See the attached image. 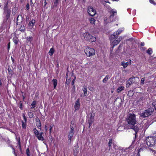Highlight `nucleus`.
<instances>
[{"label":"nucleus","mask_w":156,"mask_h":156,"mask_svg":"<svg viewBox=\"0 0 156 156\" xmlns=\"http://www.w3.org/2000/svg\"><path fill=\"white\" fill-rule=\"evenodd\" d=\"M127 122L126 125L129 129H133L135 131V137L136 134L139 130V128L137 125H135L136 123V121L135 115L134 114H129L127 116L126 119Z\"/></svg>","instance_id":"f257e3e1"},{"label":"nucleus","mask_w":156,"mask_h":156,"mask_svg":"<svg viewBox=\"0 0 156 156\" xmlns=\"http://www.w3.org/2000/svg\"><path fill=\"white\" fill-rule=\"evenodd\" d=\"M154 111V109L153 108H149L141 113L140 115L143 118L147 117L153 114Z\"/></svg>","instance_id":"f03ea898"},{"label":"nucleus","mask_w":156,"mask_h":156,"mask_svg":"<svg viewBox=\"0 0 156 156\" xmlns=\"http://www.w3.org/2000/svg\"><path fill=\"white\" fill-rule=\"evenodd\" d=\"M70 126V130L69 132L68 136V140H69L70 143L71 142V140L72 139V138L74 134V129L75 127V126L74 125V123L72 122Z\"/></svg>","instance_id":"7ed1b4c3"},{"label":"nucleus","mask_w":156,"mask_h":156,"mask_svg":"<svg viewBox=\"0 0 156 156\" xmlns=\"http://www.w3.org/2000/svg\"><path fill=\"white\" fill-rule=\"evenodd\" d=\"M146 143L147 145L150 147H152L155 145V140L152 136L148 137L146 139Z\"/></svg>","instance_id":"20e7f679"},{"label":"nucleus","mask_w":156,"mask_h":156,"mask_svg":"<svg viewBox=\"0 0 156 156\" xmlns=\"http://www.w3.org/2000/svg\"><path fill=\"white\" fill-rule=\"evenodd\" d=\"M83 36L85 39L90 42H94L96 41L95 37L92 36L88 33L84 34Z\"/></svg>","instance_id":"39448f33"},{"label":"nucleus","mask_w":156,"mask_h":156,"mask_svg":"<svg viewBox=\"0 0 156 156\" xmlns=\"http://www.w3.org/2000/svg\"><path fill=\"white\" fill-rule=\"evenodd\" d=\"M84 51L87 55L88 57L94 55L95 53V51L93 48L88 47H87L85 49Z\"/></svg>","instance_id":"423d86ee"},{"label":"nucleus","mask_w":156,"mask_h":156,"mask_svg":"<svg viewBox=\"0 0 156 156\" xmlns=\"http://www.w3.org/2000/svg\"><path fill=\"white\" fill-rule=\"evenodd\" d=\"M8 5V3L5 2L4 7V13L6 15L7 19L9 17L11 13V10L9 8Z\"/></svg>","instance_id":"0eeeda50"},{"label":"nucleus","mask_w":156,"mask_h":156,"mask_svg":"<svg viewBox=\"0 0 156 156\" xmlns=\"http://www.w3.org/2000/svg\"><path fill=\"white\" fill-rule=\"evenodd\" d=\"M87 12L90 15L92 16H94L96 13L95 10L91 6L88 7L87 8Z\"/></svg>","instance_id":"6e6552de"},{"label":"nucleus","mask_w":156,"mask_h":156,"mask_svg":"<svg viewBox=\"0 0 156 156\" xmlns=\"http://www.w3.org/2000/svg\"><path fill=\"white\" fill-rule=\"evenodd\" d=\"M74 107L75 109V111L78 110L80 107V100L78 99L75 102Z\"/></svg>","instance_id":"1a4fd4ad"},{"label":"nucleus","mask_w":156,"mask_h":156,"mask_svg":"<svg viewBox=\"0 0 156 156\" xmlns=\"http://www.w3.org/2000/svg\"><path fill=\"white\" fill-rule=\"evenodd\" d=\"M79 151V148L78 145H76L73 150V154L74 156H76Z\"/></svg>","instance_id":"9d476101"},{"label":"nucleus","mask_w":156,"mask_h":156,"mask_svg":"<svg viewBox=\"0 0 156 156\" xmlns=\"http://www.w3.org/2000/svg\"><path fill=\"white\" fill-rule=\"evenodd\" d=\"M94 120V116H92V115H91L90 118L88 120V123L89 124V128H90V125L92 124Z\"/></svg>","instance_id":"9b49d317"},{"label":"nucleus","mask_w":156,"mask_h":156,"mask_svg":"<svg viewBox=\"0 0 156 156\" xmlns=\"http://www.w3.org/2000/svg\"><path fill=\"white\" fill-rule=\"evenodd\" d=\"M120 41L118 39H115L112 42V47H111L112 48H113L115 45H117L118 44Z\"/></svg>","instance_id":"f8f14e48"},{"label":"nucleus","mask_w":156,"mask_h":156,"mask_svg":"<svg viewBox=\"0 0 156 156\" xmlns=\"http://www.w3.org/2000/svg\"><path fill=\"white\" fill-rule=\"evenodd\" d=\"M135 81V77H131L127 81V83L129 85H131Z\"/></svg>","instance_id":"ddd939ff"},{"label":"nucleus","mask_w":156,"mask_h":156,"mask_svg":"<svg viewBox=\"0 0 156 156\" xmlns=\"http://www.w3.org/2000/svg\"><path fill=\"white\" fill-rule=\"evenodd\" d=\"M122 31V30L119 29L117 31L115 32L113 34V36L115 38L117 37V36Z\"/></svg>","instance_id":"4468645a"},{"label":"nucleus","mask_w":156,"mask_h":156,"mask_svg":"<svg viewBox=\"0 0 156 156\" xmlns=\"http://www.w3.org/2000/svg\"><path fill=\"white\" fill-rule=\"evenodd\" d=\"M42 134H43V133L41 132L36 136L37 137V138L39 140L43 141V140H44V137L42 136Z\"/></svg>","instance_id":"2eb2a0df"},{"label":"nucleus","mask_w":156,"mask_h":156,"mask_svg":"<svg viewBox=\"0 0 156 156\" xmlns=\"http://www.w3.org/2000/svg\"><path fill=\"white\" fill-rule=\"evenodd\" d=\"M35 22V21L34 20H32L29 23V26L30 28H32L34 25V23Z\"/></svg>","instance_id":"dca6fc26"},{"label":"nucleus","mask_w":156,"mask_h":156,"mask_svg":"<svg viewBox=\"0 0 156 156\" xmlns=\"http://www.w3.org/2000/svg\"><path fill=\"white\" fill-rule=\"evenodd\" d=\"M36 125L38 129H41V124L39 119L36 120Z\"/></svg>","instance_id":"f3484780"},{"label":"nucleus","mask_w":156,"mask_h":156,"mask_svg":"<svg viewBox=\"0 0 156 156\" xmlns=\"http://www.w3.org/2000/svg\"><path fill=\"white\" fill-rule=\"evenodd\" d=\"M111 12L112 14L111 15L110 18L113 17L116 14V11L113 9H112L111 10Z\"/></svg>","instance_id":"a211bd4d"},{"label":"nucleus","mask_w":156,"mask_h":156,"mask_svg":"<svg viewBox=\"0 0 156 156\" xmlns=\"http://www.w3.org/2000/svg\"><path fill=\"white\" fill-rule=\"evenodd\" d=\"M124 87L123 86H121L119 87L117 89V91L118 93H119L121 92L122 90L124 89Z\"/></svg>","instance_id":"6ab92c4d"},{"label":"nucleus","mask_w":156,"mask_h":156,"mask_svg":"<svg viewBox=\"0 0 156 156\" xmlns=\"http://www.w3.org/2000/svg\"><path fill=\"white\" fill-rule=\"evenodd\" d=\"M129 63L128 62H122L121 63V65L123 66V67L125 68L128 65Z\"/></svg>","instance_id":"aec40b11"},{"label":"nucleus","mask_w":156,"mask_h":156,"mask_svg":"<svg viewBox=\"0 0 156 156\" xmlns=\"http://www.w3.org/2000/svg\"><path fill=\"white\" fill-rule=\"evenodd\" d=\"M54 85V88L55 89L57 86V81L56 79H53L52 80Z\"/></svg>","instance_id":"412c9836"},{"label":"nucleus","mask_w":156,"mask_h":156,"mask_svg":"<svg viewBox=\"0 0 156 156\" xmlns=\"http://www.w3.org/2000/svg\"><path fill=\"white\" fill-rule=\"evenodd\" d=\"M82 90L84 92V96H86L87 92V88L85 87H83V88L82 89Z\"/></svg>","instance_id":"4be33fe9"},{"label":"nucleus","mask_w":156,"mask_h":156,"mask_svg":"<svg viewBox=\"0 0 156 156\" xmlns=\"http://www.w3.org/2000/svg\"><path fill=\"white\" fill-rule=\"evenodd\" d=\"M54 51H55L54 48H51L48 52V53L49 54V55L51 56H52L54 53Z\"/></svg>","instance_id":"5701e85b"},{"label":"nucleus","mask_w":156,"mask_h":156,"mask_svg":"<svg viewBox=\"0 0 156 156\" xmlns=\"http://www.w3.org/2000/svg\"><path fill=\"white\" fill-rule=\"evenodd\" d=\"M109 76L108 75H107L105 77L103 80V83H106L108 80V79Z\"/></svg>","instance_id":"b1692460"},{"label":"nucleus","mask_w":156,"mask_h":156,"mask_svg":"<svg viewBox=\"0 0 156 156\" xmlns=\"http://www.w3.org/2000/svg\"><path fill=\"white\" fill-rule=\"evenodd\" d=\"M22 127L23 129H26V122H25L22 121Z\"/></svg>","instance_id":"393cba45"},{"label":"nucleus","mask_w":156,"mask_h":156,"mask_svg":"<svg viewBox=\"0 0 156 156\" xmlns=\"http://www.w3.org/2000/svg\"><path fill=\"white\" fill-rule=\"evenodd\" d=\"M147 53L149 55H151L152 53V49L151 48H149L147 51Z\"/></svg>","instance_id":"a878e982"},{"label":"nucleus","mask_w":156,"mask_h":156,"mask_svg":"<svg viewBox=\"0 0 156 156\" xmlns=\"http://www.w3.org/2000/svg\"><path fill=\"white\" fill-rule=\"evenodd\" d=\"M34 133L36 136L39 133L38 130L36 129V128H35L34 129Z\"/></svg>","instance_id":"bb28decb"},{"label":"nucleus","mask_w":156,"mask_h":156,"mask_svg":"<svg viewBox=\"0 0 156 156\" xmlns=\"http://www.w3.org/2000/svg\"><path fill=\"white\" fill-rule=\"evenodd\" d=\"M36 103V101H34L32 102V103L31 105V108H33L35 107Z\"/></svg>","instance_id":"cd10ccee"},{"label":"nucleus","mask_w":156,"mask_h":156,"mask_svg":"<svg viewBox=\"0 0 156 156\" xmlns=\"http://www.w3.org/2000/svg\"><path fill=\"white\" fill-rule=\"evenodd\" d=\"M90 23L91 24H94L95 21V19L93 18H91L90 19Z\"/></svg>","instance_id":"c85d7f7f"},{"label":"nucleus","mask_w":156,"mask_h":156,"mask_svg":"<svg viewBox=\"0 0 156 156\" xmlns=\"http://www.w3.org/2000/svg\"><path fill=\"white\" fill-rule=\"evenodd\" d=\"M58 0H55L54 2V5L53 6L56 7L58 5Z\"/></svg>","instance_id":"c756f323"},{"label":"nucleus","mask_w":156,"mask_h":156,"mask_svg":"<svg viewBox=\"0 0 156 156\" xmlns=\"http://www.w3.org/2000/svg\"><path fill=\"white\" fill-rule=\"evenodd\" d=\"M29 117L30 118H32L33 117V114L32 112H29L28 113Z\"/></svg>","instance_id":"7c9ffc66"},{"label":"nucleus","mask_w":156,"mask_h":156,"mask_svg":"<svg viewBox=\"0 0 156 156\" xmlns=\"http://www.w3.org/2000/svg\"><path fill=\"white\" fill-rule=\"evenodd\" d=\"M101 3L105 6H106V3H108L109 4H110V2L108 1H103Z\"/></svg>","instance_id":"2f4dec72"},{"label":"nucleus","mask_w":156,"mask_h":156,"mask_svg":"<svg viewBox=\"0 0 156 156\" xmlns=\"http://www.w3.org/2000/svg\"><path fill=\"white\" fill-rule=\"evenodd\" d=\"M112 139H110L109 140V141L108 142V146L110 148L112 144Z\"/></svg>","instance_id":"473e14b6"},{"label":"nucleus","mask_w":156,"mask_h":156,"mask_svg":"<svg viewBox=\"0 0 156 156\" xmlns=\"http://www.w3.org/2000/svg\"><path fill=\"white\" fill-rule=\"evenodd\" d=\"M26 153L27 155V156H30V151L29 148H27L26 150Z\"/></svg>","instance_id":"72a5a7b5"},{"label":"nucleus","mask_w":156,"mask_h":156,"mask_svg":"<svg viewBox=\"0 0 156 156\" xmlns=\"http://www.w3.org/2000/svg\"><path fill=\"white\" fill-rule=\"evenodd\" d=\"M53 126V125H51L50 126V129H49L50 134H51V130H52V129Z\"/></svg>","instance_id":"f704fd0d"},{"label":"nucleus","mask_w":156,"mask_h":156,"mask_svg":"<svg viewBox=\"0 0 156 156\" xmlns=\"http://www.w3.org/2000/svg\"><path fill=\"white\" fill-rule=\"evenodd\" d=\"M19 108H20L22 110L23 109V103L21 101H20V103Z\"/></svg>","instance_id":"c9c22d12"},{"label":"nucleus","mask_w":156,"mask_h":156,"mask_svg":"<svg viewBox=\"0 0 156 156\" xmlns=\"http://www.w3.org/2000/svg\"><path fill=\"white\" fill-rule=\"evenodd\" d=\"M145 80V78H143L141 79V83L142 85H143L144 83V82Z\"/></svg>","instance_id":"e433bc0d"},{"label":"nucleus","mask_w":156,"mask_h":156,"mask_svg":"<svg viewBox=\"0 0 156 156\" xmlns=\"http://www.w3.org/2000/svg\"><path fill=\"white\" fill-rule=\"evenodd\" d=\"M23 118L24 119V120L25 122H27V119L26 118V116H25V115L24 113L23 114Z\"/></svg>","instance_id":"4c0bfd02"},{"label":"nucleus","mask_w":156,"mask_h":156,"mask_svg":"<svg viewBox=\"0 0 156 156\" xmlns=\"http://www.w3.org/2000/svg\"><path fill=\"white\" fill-rule=\"evenodd\" d=\"M13 41L16 44H17L18 43V41L16 39L13 38Z\"/></svg>","instance_id":"58836bf2"},{"label":"nucleus","mask_w":156,"mask_h":156,"mask_svg":"<svg viewBox=\"0 0 156 156\" xmlns=\"http://www.w3.org/2000/svg\"><path fill=\"white\" fill-rule=\"evenodd\" d=\"M26 9L27 10H28L30 9V6L29 5V4H27L26 5Z\"/></svg>","instance_id":"ea45409f"},{"label":"nucleus","mask_w":156,"mask_h":156,"mask_svg":"<svg viewBox=\"0 0 156 156\" xmlns=\"http://www.w3.org/2000/svg\"><path fill=\"white\" fill-rule=\"evenodd\" d=\"M75 79H76V77H75L74 78V79L73 80L72 82V85H74V82H75Z\"/></svg>","instance_id":"a19ab883"},{"label":"nucleus","mask_w":156,"mask_h":156,"mask_svg":"<svg viewBox=\"0 0 156 156\" xmlns=\"http://www.w3.org/2000/svg\"><path fill=\"white\" fill-rule=\"evenodd\" d=\"M75 85H73V87L72 91L73 92H74L75 90Z\"/></svg>","instance_id":"79ce46f5"},{"label":"nucleus","mask_w":156,"mask_h":156,"mask_svg":"<svg viewBox=\"0 0 156 156\" xmlns=\"http://www.w3.org/2000/svg\"><path fill=\"white\" fill-rule=\"evenodd\" d=\"M122 127L123 128V127L122 126H120L117 129V130L118 131H121V128Z\"/></svg>","instance_id":"37998d69"},{"label":"nucleus","mask_w":156,"mask_h":156,"mask_svg":"<svg viewBox=\"0 0 156 156\" xmlns=\"http://www.w3.org/2000/svg\"><path fill=\"white\" fill-rule=\"evenodd\" d=\"M118 39L119 41H120L122 39V37H120L118 38Z\"/></svg>","instance_id":"c03bdc74"},{"label":"nucleus","mask_w":156,"mask_h":156,"mask_svg":"<svg viewBox=\"0 0 156 156\" xmlns=\"http://www.w3.org/2000/svg\"><path fill=\"white\" fill-rule=\"evenodd\" d=\"M69 80H70V79H69V80L68 81H67V80H66V83L67 84H69Z\"/></svg>","instance_id":"a18cd8bd"},{"label":"nucleus","mask_w":156,"mask_h":156,"mask_svg":"<svg viewBox=\"0 0 156 156\" xmlns=\"http://www.w3.org/2000/svg\"><path fill=\"white\" fill-rule=\"evenodd\" d=\"M150 2L151 3H154V2L153 0H150Z\"/></svg>","instance_id":"49530a36"},{"label":"nucleus","mask_w":156,"mask_h":156,"mask_svg":"<svg viewBox=\"0 0 156 156\" xmlns=\"http://www.w3.org/2000/svg\"><path fill=\"white\" fill-rule=\"evenodd\" d=\"M10 47V43H9L8 44V48L9 49Z\"/></svg>","instance_id":"de8ad7c7"},{"label":"nucleus","mask_w":156,"mask_h":156,"mask_svg":"<svg viewBox=\"0 0 156 156\" xmlns=\"http://www.w3.org/2000/svg\"><path fill=\"white\" fill-rule=\"evenodd\" d=\"M45 129L46 130V131H47V130L48 129V127L46 125L45 126Z\"/></svg>","instance_id":"09e8293b"},{"label":"nucleus","mask_w":156,"mask_h":156,"mask_svg":"<svg viewBox=\"0 0 156 156\" xmlns=\"http://www.w3.org/2000/svg\"><path fill=\"white\" fill-rule=\"evenodd\" d=\"M18 143L19 145L20 146V139L18 141Z\"/></svg>","instance_id":"8fccbe9b"},{"label":"nucleus","mask_w":156,"mask_h":156,"mask_svg":"<svg viewBox=\"0 0 156 156\" xmlns=\"http://www.w3.org/2000/svg\"><path fill=\"white\" fill-rule=\"evenodd\" d=\"M141 45L142 46H144V42H141Z\"/></svg>","instance_id":"3c124183"},{"label":"nucleus","mask_w":156,"mask_h":156,"mask_svg":"<svg viewBox=\"0 0 156 156\" xmlns=\"http://www.w3.org/2000/svg\"><path fill=\"white\" fill-rule=\"evenodd\" d=\"M129 84H128V83H127L126 85V87H129Z\"/></svg>","instance_id":"603ef678"},{"label":"nucleus","mask_w":156,"mask_h":156,"mask_svg":"<svg viewBox=\"0 0 156 156\" xmlns=\"http://www.w3.org/2000/svg\"><path fill=\"white\" fill-rule=\"evenodd\" d=\"M108 9H110L111 8L110 6H105Z\"/></svg>","instance_id":"864d4df0"},{"label":"nucleus","mask_w":156,"mask_h":156,"mask_svg":"<svg viewBox=\"0 0 156 156\" xmlns=\"http://www.w3.org/2000/svg\"><path fill=\"white\" fill-rule=\"evenodd\" d=\"M19 16H18L17 18V24H18V18L19 17Z\"/></svg>","instance_id":"5fc2aeb1"},{"label":"nucleus","mask_w":156,"mask_h":156,"mask_svg":"<svg viewBox=\"0 0 156 156\" xmlns=\"http://www.w3.org/2000/svg\"><path fill=\"white\" fill-rule=\"evenodd\" d=\"M11 59L12 60V61L13 62L14 61V59L12 57H11Z\"/></svg>","instance_id":"6e6d98bb"},{"label":"nucleus","mask_w":156,"mask_h":156,"mask_svg":"<svg viewBox=\"0 0 156 156\" xmlns=\"http://www.w3.org/2000/svg\"><path fill=\"white\" fill-rule=\"evenodd\" d=\"M154 107L155 109L156 110V104L154 105Z\"/></svg>","instance_id":"4d7b16f0"},{"label":"nucleus","mask_w":156,"mask_h":156,"mask_svg":"<svg viewBox=\"0 0 156 156\" xmlns=\"http://www.w3.org/2000/svg\"><path fill=\"white\" fill-rule=\"evenodd\" d=\"M44 3L45 4L44 6H45V5L47 4V3H46V1H45Z\"/></svg>","instance_id":"13d9d810"},{"label":"nucleus","mask_w":156,"mask_h":156,"mask_svg":"<svg viewBox=\"0 0 156 156\" xmlns=\"http://www.w3.org/2000/svg\"><path fill=\"white\" fill-rule=\"evenodd\" d=\"M130 147H128V148H126L125 149V150H127V149H129V148H130Z\"/></svg>","instance_id":"bf43d9fd"},{"label":"nucleus","mask_w":156,"mask_h":156,"mask_svg":"<svg viewBox=\"0 0 156 156\" xmlns=\"http://www.w3.org/2000/svg\"><path fill=\"white\" fill-rule=\"evenodd\" d=\"M67 75H68V73H66V78H67Z\"/></svg>","instance_id":"052dcab7"},{"label":"nucleus","mask_w":156,"mask_h":156,"mask_svg":"<svg viewBox=\"0 0 156 156\" xmlns=\"http://www.w3.org/2000/svg\"><path fill=\"white\" fill-rule=\"evenodd\" d=\"M113 1H118L119 0H112Z\"/></svg>","instance_id":"680f3d73"},{"label":"nucleus","mask_w":156,"mask_h":156,"mask_svg":"<svg viewBox=\"0 0 156 156\" xmlns=\"http://www.w3.org/2000/svg\"><path fill=\"white\" fill-rule=\"evenodd\" d=\"M131 60L130 59H129V62H130V63H131Z\"/></svg>","instance_id":"e2e57ef3"},{"label":"nucleus","mask_w":156,"mask_h":156,"mask_svg":"<svg viewBox=\"0 0 156 156\" xmlns=\"http://www.w3.org/2000/svg\"><path fill=\"white\" fill-rule=\"evenodd\" d=\"M83 1L84 2H86V0H83Z\"/></svg>","instance_id":"0e129e2a"},{"label":"nucleus","mask_w":156,"mask_h":156,"mask_svg":"<svg viewBox=\"0 0 156 156\" xmlns=\"http://www.w3.org/2000/svg\"><path fill=\"white\" fill-rule=\"evenodd\" d=\"M51 137H50V139H52V136H51Z\"/></svg>","instance_id":"69168bd1"},{"label":"nucleus","mask_w":156,"mask_h":156,"mask_svg":"<svg viewBox=\"0 0 156 156\" xmlns=\"http://www.w3.org/2000/svg\"><path fill=\"white\" fill-rule=\"evenodd\" d=\"M8 70H9V71H10V70H9V69H8Z\"/></svg>","instance_id":"338daca9"},{"label":"nucleus","mask_w":156,"mask_h":156,"mask_svg":"<svg viewBox=\"0 0 156 156\" xmlns=\"http://www.w3.org/2000/svg\"><path fill=\"white\" fill-rule=\"evenodd\" d=\"M24 98H25V97H23V99H24Z\"/></svg>","instance_id":"774afa93"}]
</instances>
